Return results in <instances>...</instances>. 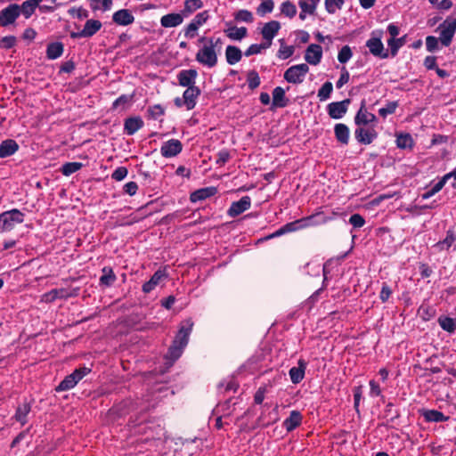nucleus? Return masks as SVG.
Wrapping results in <instances>:
<instances>
[{"label": "nucleus", "instance_id": "f257e3e1", "mask_svg": "<svg viewBox=\"0 0 456 456\" xmlns=\"http://www.w3.org/2000/svg\"><path fill=\"white\" fill-rule=\"evenodd\" d=\"M203 45L196 53V61L207 68H214L217 64L218 53L221 51L223 41L220 37H205L199 39Z\"/></svg>", "mask_w": 456, "mask_h": 456}, {"label": "nucleus", "instance_id": "f03ea898", "mask_svg": "<svg viewBox=\"0 0 456 456\" xmlns=\"http://www.w3.org/2000/svg\"><path fill=\"white\" fill-rule=\"evenodd\" d=\"M193 325L194 322L191 318H188L180 323L178 332L166 355V358L170 361V364L182 355L184 348L188 345L189 337L191 333Z\"/></svg>", "mask_w": 456, "mask_h": 456}, {"label": "nucleus", "instance_id": "7ed1b4c3", "mask_svg": "<svg viewBox=\"0 0 456 456\" xmlns=\"http://www.w3.org/2000/svg\"><path fill=\"white\" fill-rule=\"evenodd\" d=\"M330 217L323 216L321 213L312 215L283 225L286 233L297 232L312 226L324 224L330 221Z\"/></svg>", "mask_w": 456, "mask_h": 456}, {"label": "nucleus", "instance_id": "20e7f679", "mask_svg": "<svg viewBox=\"0 0 456 456\" xmlns=\"http://www.w3.org/2000/svg\"><path fill=\"white\" fill-rule=\"evenodd\" d=\"M24 214L19 209L13 208L0 215V232H10L14 227L24 222Z\"/></svg>", "mask_w": 456, "mask_h": 456}, {"label": "nucleus", "instance_id": "39448f33", "mask_svg": "<svg viewBox=\"0 0 456 456\" xmlns=\"http://www.w3.org/2000/svg\"><path fill=\"white\" fill-rule=\"evenodd\" d=\"M209 20L208 11H203L195 17L183 28V36L187 39H192L198 36V30Z\"/></svg>", "mask_w": 456, "mask_h": 456}, {"label": "nucleus", "instance_id": "423d86ee", "mask_svg": "<svg viewBox=\"0 0 456 456\" xmlns=\"http://www.w3.org/2000/svg\"><path fill=\"white\" fill-rule=\"evenodd\" d=\"M91 370L86 367L75 370L71 374L65 377V379L58 385L56 391L61 392L73 388Z\"/></svg>", "mask_w": 456, "mask_h": 456}, {"label": "nucleus", "instance_id": "0eeeda50", "mask_svg": "<svg viewBox=\"0 0 456 456\" xmlns=\"http://www.w3.org/2000/svg\"><path fill=\"white\" fill-rule=\"evenodd\" d=\"M308 71L309 67L305 63L293 65L284 72V79L290 84H301Z\"/></svg>", "mask_w": 456, "mask_h": 456}, {"label": "nucleus", "instance_id": "6e6552de", "mask_svg": "<svg viewBox=\"0 0 456 456\" xmlns=\"http://www.w3.org/2000/svg\"><path fill=\"white\" fill-rule=\"evenodd\" d=\"M440 30V42L443 45L448 46L456 32V19H446L438 27Z\"/></svg>", "mask_w": 456, "mask_h": 456}, {"label": "nucleus", "instance_id": "1a4fd4ad", "mask_svg": "<svg viewBox=\"0 0 456 456\" xmlns=\"http://www.w3.org/2000/svg\"><path fill=\"white\" fill-rule=\"evenodd\" d=\"M378 136V133L373 126H360L354 130L356 141L362 144H370Z\"/></svg>", "mask_w": 456, "mask_h": 456}, {"label": "nucleus", "instance_id": "9d476101", "mask_svg": "<svg viewBox=\"0 0 456 456\" xmlns=\"http://www.w3.org/2000/svg\"><path fill=\"white\" fill-rule=\"evenodd\" d=\"M20 16V5L17 4H9L0 12V26L7 27L17 20Z\"/></svg>", "mask_w": 456, "mask_h": 456}, {"label": "nucleus", "instance_id": "9b49d317", "mask_svg": "<svg viewBox=\"0 0 456 456\" xmlns=\"http://www.w3.org/2000/svg\"><path fill=\"white\" fill-rule=\"evenodd\" d=\"M183 151V144L178 139L164 142L160 147V154L166 159L176 157Z\"/></svg>", "mask_w": 456, "mask_h": 456}, {"label": "nucleus", "instance_id": "f8f14e48", "mask_svg": "<svg viewBox=\"0 0 456 456\" xmlns=\"http://www.w3.org/2000/svg\"><path fill=\"white\" fill-rule=\"evenodd\" d=\"M77 295V291H70L67 289H53L42 295V301L45 303H52L56 299H66Z\"/></svg>", "mask_w": 456, "mask_h": 456}, {"label": "nucleus", "instance_id": "ddd939ff", "mask_svg": "<svg viewBox=\"0 0 456 456\" xmlns=\"http://www.w3.org/2000/svg\"><path fill=\"white\" fill-rule=\"evenodd\" d=\"M349 103L348 99L330 103L327 107L330 117L334 119L342 118L347 111Z\"/></svg>", "mask_w": 456, "mask_h": 456}, {"label": "nucleus", "instance_id": "4468645a", "mask_svg": "<svg viewBox=\"0 0 456 456\" xmlns=\"http://www.w3.org/2000/svg\"><path fill=\"white\" fill-rule=\"evenodd\" d=\"M304 58L308 64L314 66L318 65L322 58V46L317 44H311L306 48Z\"/></svg>", "mask_w": 456, "mask_h": 456}, {"label": "nucleus", "instance_id": "2eb2a0df", "mask_svg": "<svg viewBox=\"0 0 456 456\" xmlns=\"http://www.w3.org/2000/svg\"><path fill=\"white\" fill-rule=\"evenodd\" d=\"M251 206V199L248 196H243L240 200L232 203L227 214L231 217H236L248 210Z\"/></svg>", "mask_w": 456, "mask_h": 456}, {"label": "nucleus", "instance_id": "dca6fc26", "mask_svg": "<svg viewBox=\"0 0 456 456\" xmlns=\"http://www.w3.org/2000/svg\"><path fill=\"white\" fill-rule=\"evenodd\" d=\"M281 24L277 20H271L264 25L261 34L265 43L269 44V47L271 46L272 41L279 32Z\"/></svg>", "mask_w": 456, "mask_h": 456}, {"label": "nucleus", "instance_id": "f3484780", "mask_svg": "<svg viewBox=\"0 0 456 456\" xmlns=\"http://www.w3.org/2000/svg\"><path fill=\"white\" fill-rule=\"evenodd\" d=\"M366 46L369 48V51L374 56H379L381 58H387V53L384 52V45L381 42L380 37H376L375 32L372 33V37L367 40Z\"/></svg>", "mask_w": 456, "mask_h": 456}, {"label": "nucleus", "instance_id": "a211bd4d", "mask_svg": "<svg viewBox=\"0 0 456 456\" xmlns=\"http://www.w3.org/2000/svg\"><path fill=\"white\" fill-rule=\"evenodd\" d=\"M377 118L374 114L369 112L364 105H362L354 117V123L357 126H367L371 123L376 122Z\"/></svg>", "mask_w": 456, "mask_h": 456}, {"label": "nucleus", "instance_id": "6ab92c4d", "mask_svg": "<svg viewBox=\"0 0 456 456\" xmlns=\"http://www.w3.org/2000/svg\"><path fill=\"white\" fill-rule=\"evenodd\" d=\"M320 0H298V6L300 8L299 18L304 20L307 15H314Z\"/></svg>", "mask_w": 456, "mask_h": 456}, {"label": "nucleus", "instance_id": "aec40b11", "mask_svg": "<svg viewBox=\"0 0 456 456\" xmlns=\"http://www.w3.org/2000/svg\"><path fill=\"white\" fill-rule=\"evenodd\" d=\"M306 366V362L303 359H299L297 362V366L292 367L289 370V375L293 384H298L303 380L305 378Z\"/></svg>", "mask_w": 456, "mask_h": 456}, {"label": "nucleus", "instance_id": "412c9836", "mask_svg": "<svg viewBox=\"0 0 456 456\" xmlns=\"http://www.w3.org/2000/svg\"><path fill=\"white\" fill-rule=\"evenodd\" d=\"M198 73L195 69H185L179 72L177 78L180 86L190 88L195 87Z\"/></svg>", "mask_w": 456, "mask_h": 456}, {"label": "nucleus", "instance_id": "4be33fe9", "mask_svg": "<svg viewBox=\"0 0 456 456\" xmlns=\"http://www.w3.org/2000/svg\"><path fill=\"white\" fill-rule=\"evenodd\" d=\"M112 20L118 25L127 26L134 21V17L129 10L121 9L113 13Z\"/></svg>", "mask_w": 456, "mask_h": 456}, {"label": "nucleus", "instance_id": "5701e85b", "mask_svg": "<svg viewBox=\"0 0 456 456\" xmlns=\"http://www.w3.org/2000/svg\"><path fill=\"white\" fill-rule=\"evenodd\" d=\"M185 17L181 13H168L161 17L160 25L163 28H175L181 25Z\"/></svg>", "mask_w": 456, "mask_h": 456}, {"label": "nucleus", "instance_id": "b1692460", "mask_svg": "<svg viewBox=\"0 0 456 456\" xmlns=\"http://www.w3.org/2000/svg\"><path fill=\"white\" fill-rule=\"evenodd\" d=\"M167 278V273L163 270H158L151 276L150 281L142 285V291L144 293L151 292L163 280Z\"/></svg>", "mask_w": 456, "mask_h": 456}, {"label": "nucleus", "instance_id": "393cba45", "mask_svg": "<svg viewBox=\"0 0 456 456\" xmlns=\"http://www.w3.org/2000/svg\"><path fill=\"white\" fill-rule=\"evenodd\" d=\"M200 94V89L195 87L187 88L183 94V102L188 110H192L196 105V100Z\"/></svg>", "mask_w": 456, "mask_h": 456}, {"label": "nucleus", "instance_id": "a878e982", "mask_svg": "<svg viewBox=\"0 0 456 456\" xmlns=\"http://www.w3.org/2000/svg\"><path fill=\"white\" fill-rule=\"evenodd\" d=\"M216 192L217 189L216 187H205L193 191L190 199L191 202H198L214 196Z\"/></svg>", "mask_w": 456, "mask_h": 456}, {"label": "nucleus", "instance_id": "bb28decb", "mask_svg": "<svg viewBox=\"0 0 456 456\" xmlns=\"http://www.w3.org/2000/svg\"><path fill=\"white\" fill-rule=\"evenodd\" d=\"M143 126V121L140 117H131L125 120L124 130L128 135H133Z\"/></svg>", "mask_w": 456, "mask_h": 456}, {"label": "nucleus", "instance_id": "cd10ccee", "mask_svg": "<svg viewBox=\"0 0 456 456\" xmlns=\"http://www.w3.org/2000/svg\"><path fill=\"white\" fill-rule=\"evenodd\" d=\"M302 419V414L298 411H292L283 421V427L288 432H291L301 424Z\"/></svg>", "mask_w": 456, "mask_h": 456}, {"label": "nucleus", "instance_id": "c85d7f7f", "mask_svg": "<svg viewBox=\"0 0 456 456\" xmlns=\"http://www.w3.org/2000/svg\"><path fill=\"white\" fill-rule=\"evenodd\" d=\"M289 100L285 96V90L277 86L273 91V106L274 108H283L288 104Z\"/></svg>", "mask_w": 456, "mask_h": 456}, {"label": "nucleus", "instance_id": "c756f323", "mask_svg": "<svg viewBox=\"0 0 456 456\" xmlns=\"http://www.w3.org/2000/svg\"><path fill=\"white\" fill-rule=\"evenodd\" d=\"M19 149L14 140H5L0 144V158H6L13 155Z\"/></svg>", "mask_w": 456, "mask_h": 456}, {"label": "nucleus", "instance_id": "7c9ffc66", "mask_svg": "<svg viewBox=\"0 0 456 456\" xmlns=\"http://www.w3.org/2000/svg\"><path fill=\"white\" fill-rule=\"evenodd\" d=\"M102 22L98 20H88L82 29V34L85 37H91L102 28Z\"/></svg>", "mask_w": 456, "mask_h": 456}, {"label": "nucleus", "instance_id": "2f4dec72", "mask_svg": "<svg viewBox=\"0 0 456 456\" xmlns=\"http://www.w3.org/2000/svg\"><path fill=\"white\" fill-rule=\"evenodd\" d=\"M242 53L240 49L234 45H228L225 50L226 61L230 65H234L241 60Z\"/></svg>", "mask_w": 456, "mask_h": 456}, {"label": "nucleus", "instance_id": "473e14b6", "mask_svg": "<svg viewBox=\"0 0 456 456\" xmlns=\"http://www.w3.org/2000/svg\"><path fill=\"white\" fill-rule=\"evenodd\" d=\"M225 35L232 40L234 41H240L242 40L248 33V30L245 27H228L224 29Z\"/></svg>", "mask_w": 456, "mask_h": 456}, {"label": "nucleus", "instance_id": "72a5a7b5", "mask_svg": "<svg viewBox=\"0 0 456 456\" xmlns=\"http://www.w3.org/2000/svg\"><path fill=\"white\" fill-rule=\"evenodd\" d=\"M334 133L337 140L342 144H347L349 142V128L346 125L339 123L335 125Z\"/></svg>", "mask_w": 456, "mask_h": 456}, {"label": "nucleus", "instance_id": "f704fd0d", "mask_svg": "<svg viewBox=\"0 0 456 456\" xmlns=\"http://www.w3.org/2000/svg\"><path fill=\"white\" fill-rule=\"evenodd\" d=\"M278 419H279L278 407L275 406L267 414L262 413V415L258 419V423L260 426L267 427L273 423L277 422Z\"/></svg>", "mask_w": 456, "mask_h": 456}, {"label": "nucleus", "instance_id": "c9c22d12", "mask_svg": "<svg viewBox=\"0 0 456 456\" xmlns=\"http://www.w3.org/2000/svg\"><path fill=\"white\" fill-rule=\"evenodd\" d=\"M421 414L428 422H443L449 419V417L436 410H423Z\"/></svg>", "mask_w": 456, "mask_h": 456}, {"label": "nucleus", "instance_id": "e433bc0d", "mask_svg": "<svg viewBox=\"0 0 456 456\" xmlns=\"http://www.w3.org/2000/svg\"><path fill=\"white\" fill-rule=\"evenodd\" d=\"M396 146L402 150H411L414 146L413 138L410 134H396Z\"/></svg>", "mask_w": 456, "mask_h": 456}, {"label": "nucleus", "instance_id": "4c0bfd02", "mask_svg": "<svg viewBox=\"0 0 456 456\" xmlns=\"http://www.w3.org/2000/svg\"><path fill=\"white\" fill-rule=\"evenodd\" d=\"M63 53V45L60 42L51 43L47 46L46 56L49 60H55Z\"/></svg>", "mask_w": 456, "mask_h": 456}, {"label": "nucleus", "instance_id": "58836bf2", "mask_svg": "<svg viewBox=\"0 0 456 456\" xmlns=\"http://www.w3.org/2000/svg\"><path fill=\"white\" fill-rule=\"evenodd\" d=\"M203 6L202 0H185L182 13L185 18Z\"/></svg>", "mask_w": 456, "mask_h": 456}, {"label": "nucleus", "instance_id": "ea45409f", "mask_svg": "<svg viewBox=\"0 0 456 456\" xmlns=\"http://www.w3.org/2000/svg\"><path fill=\"white\" fill-rule=\"evenodd\" d=\"M31 410V406L28 403L25 402L20 404L16 410L15 419L21 425L27 423V416Z\"/></svg>", "mask_w": 456, "mask_h": 456}, {"label": "nucleus", "instance_id": "a19ab883", "mask_svg": "<svg viewBox=\"0 0 456 456\" xmlns=\"http://www.w3.org/2000/svg\"><path fill=\"white\" fill-rule=\"evenodd\" d=\"M116 281V275L110 267H104L102 269V275L100 278V282L107 287L111 286Z\"/></svg>", "mask_w": 456, "mask_h": 456}, {"label": "nucleus", "instance_id": "79ce46f5", "mask_svg": "<svg viewBox=\"0 0 456 456\" xmlns=\"http://www.w3.org/2000/svg\"><path fill=\"white\" fill-rule=\"evenodd\" d=\"M90 7L94 11L106 12L111 9L112 0H90Z\"/></svg>", "mask_w": 456, "mask_h": 456}, {"label": "nucleus", "instance_id": "37998d69", "mask_svg": "<svg viewBox=\"0 0 456 456\" xmlns=\"http://www.w3.org/2000/svg\"><path fill=\"white\" fill-rule=\"evenodd\" d=\"M455 240H456V235L454 234V232L452 231L449 230L446 232V237L444 238V240L442 241H439L436 245V247L438 248L440 250L449 249L452 247V245L454 243Z\"/></svg>", "mask_w": 456, "mask_h": 456}, {"label": "nucleus", "instance_id": "c03bdc74", "mask_svg": "<svg viewBox=\"0 0 456 456\" xmlns=\"http://www.w3.org/2000/svg\"><path fill=\"white\" fill-rule=\"evenodd\" d=\"M83 167V164L80 162H67L61 167V173L65 176H69Z\"/></svg>", "mask_w": 456, "mask_h": 456}, {"label": "nucleus", "instance_id": "a18cd8bd", "mask_svg": "<svg viewBox=\"0 0 456 456\" xmlns=\"http://www.w3.org/2000/svg\"><path fill=\"white\" fill-rule=\"evenodd\" d=\"M333 91V86L331 82H325L318 91V98L323 102L330 99V94Z\"/></svg>", "mask_w": 456, "mask_h": 456}, {"label": "nucleus", "instance_id": "49530a36", "mask_svg": "<svg viewBox=\"0 0 456 456\" xmlns=\"http://www.w3.org/2000/svg\"><path fill=\"white\" fill-rule=\"evenodd\" d=\"M37 7L31 0L24 1L20 5V14L22 13L26 19H28L34 13Z\"/></svg>", "mask_w": 456, "mask_h": 456}, {"label": "nucleus", "instance_id": "de8ad7c7", "mask_svg": "<svg viewBox=\"0 0 456 456\" xmlns=\"http://www.w3.org/2000/svg\"><path fill=\"white\" fill-rule=\"evenodd\" d=\"M274 8V3L273 0L263 1L256 8V13L263 17L267 13H271Z\"/></svg>", "mask_w": 456, "mask_h": 456}, {"label": "nucleus", "instance_id": "09e8293b", "mask_svg": "<svg viewBox=\"0 0 456 456\" xmlns=\"http://www.w3.org/2000/svg\"><path fill=\"white\" fill-rule=\"evenodd\" d=\"M281 12L289 18H293L297 14V7L290 1H285L281 5Z\"/></svg>", "mask_w": 456, "mask_h": 456}, {"label": "nucleus", "instance_id": "8fccbe9b", "mask_svg": "<svg viewBox=\"0 0 456 456\" xmlns=\"http://www.w3.org/2000/svg\"><path fill=\"white\" fill-rule=\"evenodd\" d=\"M439 325L444 330L452 333L456 330V323L453 319L450 317L439 318Z\"/></svg>", "mask_w": 456, "mask_h": 456}, {"label": "nucleus", "instance_id": "3c124183", "mask_svg": "<svg viewBox=\"0 0 456 456\" xmlns=\"http://www.w3.org/2000/svg\"><path fill=\"white\" fill-rule=\"evenodd\" d=\"M344 4V0H325L326 11L333 14L337 11L340 10Z\"/></svg>", "mask_w": 456, "mask_h": 456}, {"label": "nucleus", "instance_id": "603ef678", "mask_svg": "<svg viewBox=\"0 0 456 456\" xmlns=\"http://www.w3.org/2000/svg\"><path fill=\"white\" fill-rule=\"evenodd\" d=\"M234 19L237 21H243L247 23H252L254 20L252 12L245 9L238 11L234 14Z\"/></svg>", "mask_w": 456, "mask_h": 456}, {"label": "nucleus", "instance_id": "864d4df0", "mask_svg": "<svg viewBox=\"0 0 456 456\" xmlns=\"http://www.w3.org/2000/svg\"><path fill=\"white\" fill-rule=\"evenodd\" d=\"M269 48L268 43H261V44H253L251 45L245 52L246 56H251L254 54H258L262 52V50Z\"/></svg>", "mask_w": 456, "mask_h": 456}, {"label": "nucleus", "instance_id": "5fc2aeb1", "mask_svg": "<svg viewBox=\"0 0 456 456\" xmlns=\"http://www.w3.org/2000/svg\"><path fill=\"white\" fill-rule=\"evenodd\" d=\"M247 83L250 89H255L260 85V77L256 71L250 70L247 75Z\"/></svg>", "mask_w": 456, "mask_h": 456}, {"label": "nucleus", "instance_id": "6e6d98bb", "mask_svg": "<svg viewBox=\"0 0 456 456\" xmlns=\"http://www.w3.org/2000/svg\"><path fill=\"white\" fill-rule=\"evenodd\" d=\"M353 56L351 48L348 45L343 46L338 54V60L340 63H346Z\"/></svg>", "mask_w": 456, "mask_h": 456}, {"label": "nucleus", "instance_id": "4d7b16f0", "mask_svg": "<svg viewBox=\"0 0 456 456\" xmlns=\"http://www.w3.org/2000/svg\"><path fill=\"white\" fill-rule=\"evenodd\" d=\"M397 106V102H389L386 104L385 107H382L379 110V114L382 118H386L387 116L393 114L395 111Z\"/></svg>", "mask_w": 456, "mask_h": 456}, {"label": "nucleus", "instance_id": "13d9d810", "mask_svg": "<svg viewBox=\"0 0 456 456\" xmlns=\"http://www.w3.org/2000/svg\"><path fill=\"white\" fill-rule=\"evenodd\" d=\"M444 185H445L444 181L440 179L436 184L433 185V187L430 190L427 191L425 193L422 194V199L428 200V199L431 198L436 193L440 191Z\"/></svg>", "mask_w": 456, "mask_h": 456}, {"label": "nucleus", "instance_id": "bf43d9fd", "mask_svg": "<svg viewBox=\"0 0 456 456\" xmlns=\"http://www.w3.org/2000/svg\"><path fill=\"white\" fill-rule=\"evenodd\" d=\"M439 41L440 39L436 38L433 36H428L426 37V47L427 50L430 53H433L439 48Z\"/></svg>", "mask_w": 456, "mask_h": 456}, {"label": "nucleus", "instance_id": "052dcab7", "mask_svg": "<svg viewBox=\"0 0 456 456\" xmlns=\"http://www.w3.org/2000/svg\"><path fill=\"white\" fill-rule=\"evenodd\" d=\"M387 45L390 47L392 56H395L400 47L403 46V38H390L387 40Z\"/></svg>", "mask_w": 456, "mask_h": 456}, {"label": "nucleus", "instance_id": "680f3d73", "mask_svg": "<svg viewBox=\"0 0 456 456\" xmlns=\"http://www.w3.org/2000/svg\"><path fill=\"white\" fill-rule=\"evenodd\" d=\"M294 47L291 45H281L278 51V57L280 59H288L294 53Z\"/></svg>", "mask_w": 456, "mask_h": 456}, {"label": "nucleus", "instance_id": "e2e57ef3", "mask_svg": "<svg viewBox=\"0 0 456 456\" xmlns=\"http://www.w3.org/2000/svg\"><path fill=\"white\" fill-rule=\"evenodd\" d=\"M17 39L14 36H6L1 38L0 46L2 48L10 49L15 45Z\"/></svg>", "mask_w": 456, "mask_h": 456}, {"label": "nucleus", "instance_id": "0e129e2a", "mask_svg": "<svg viewBox=\"0 0 456 456\" xmlns=\"http://www.w3.org/2000/svg\"><path fill=\"white\" fill-rule=\"evenodd\" d=\"M349 223L354 228H361L365 224V220L361 215L354 214L350 216Z\"/></svg>", "mask_w": 456, "mask_h": 456}, {"label": "nucleus", "instance_id": "69168bd1", "mask_svg": "<svg viewBox=\"0 0 456 456\" xmlns=\"http://www.w3.org/2000/svg\"><path fill=\"white\" fill-rule=\"evenodd\" d=\"M127 169L125 167H119L114 170L111 177L116 181H122L127 175Z\"/></svg>", "mask_w": 456, "mask_h": 456}, {"label": "nucleus", "instance_id": "338daca9", "mask_svg": "<svg viewBox=\"0 0 456 456\" xmlns=\"http://www.w3.org/2000/svg\"><path fill=\"white\" fill-rule=\"evenodd\" d=\"M349 78H350L349 72L346 70V69L345 67L342 68V72H341L340 77L338 78V80L336 83L337 88L340 89L344 85L348 83Z\"/></svg>", "mask_w": 456, "mask_h": 456}, {"label": "nucleus", "instance_id": "774afa93", "mask_svg": "<svg viewBox=\"0 0 456 456\" xmlns=\"http://www.w3.org/2000/svg\"><path fill=\"white\" fill-rule=\"evenodd\" d=\"M69 13L74 17L78 18L79 20H83L88 17V12L81 7L79 8H71L69 11Z\"/></svg>", "mask_w": 456, "mask_h": 456}]
</instances>
